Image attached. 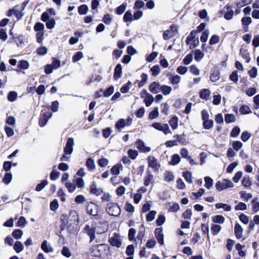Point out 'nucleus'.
I'll return each mask as SVG.
<instances>
[{"mask_svg":"<svg viewBox=\"0 0 259 259\" xmlns=\"http://www.w3.org/2000/svg\"><path fill=\"white\" fill-rule=\"evenodd\" d=\"M213 121L212 120H208L203 122V125L205 129L209 130L213 126Z\"/></svg>","mask_w":259,"mask_h":259,"instance_id":"54","label":"nucleus"},{"mask_svg":"<svg viewBox=\"0 0 259 259\" xmlns=\"http://www.w3.org/2000/svg\"><path fill=\"white\" fill-rule=\"evenodd\" d=\"M153 97L151 94H148L144 99V102L147 107L150 106L153 102Z\"/></svg>","mask_w":259,"mask_h":259,"instance_id":"33","label":"nucleus"},{"mask_svg":"<svg viewBox=\"0 0 259 259\" xmlns=\"http://www.w3.org/2000/svg\"><path fill=\"white\" fill-rule=\"evenodd\" d=\"M122 168V165L120 163H118L114 165L111 169V173L113 175H118L120 173V169Z\"/></svg>","mask_w":259,"mask_h":259,"instance_id":"19","label":"nucleus"},{"mask_svg":"<svg viewBox=\"0 0 259 259\" xmlns=\"http://www.w3.org/2000/svg\"><path fill=\"white\" fill-rule=\"evenodd\" d=\"M219 41L220 37L217 35H213L209 41V44L210 45H213L218 43Z\"/></svg>","mask_w":259,"mask_h":259,"instance_id":"53","label":"nucleus"},{"mask_svg":"<svg viewBox=\"0 0 259 259\" xmlns=\"http://www.w3.org/2000/svg\"><path fill=\"white\" fill-rule=\"evenodd\" d=\"M141 80L139 83L138 87L142 88L147 82L148 79V75L146 73H142L141 75Z\"/></svg>","mask_w":259,"mask_h":259,"instance_id":"32","label":"nucleus"},{"mask_svg":"<svg viewBox=\"0 0 259 259\" xmlns=\"http://www.w3.org/2000/svg\"><path fill=\"white\" fill-rule=\"evenodd\" d=\"M84 231L90 237V242H92L95 239L96 229L91 227L90 225H87L84 227Z\"/></svg>","mask_w":259,"mask_h":259,"instance_id":"10","label":"nucleus"},{"mask_svg":"<svg viewBox=\"0 0 259 259\" xmlns=\"http://www.w3.org/2000/svg\"><path fill=\"white\" fill-rule=\"evenodd\" d=\"M135 248L133 245H129L127 246L125 253L128 256L133 255L134 254Z\"/></svg>","mask_w":259,"mask_h":259,"instance_id":"56","label":"nucleus"},{"mask_svg":"<svg viewBox=\"0 0 259 259\" xmlns=\"http://www.w3.org/2000/svg\"><path fill=\"white\" fill-rule=\"evenodd\" d=\"M24 247L21 242L17 241L14 245V249L19 253L24 250Z\"/></svg>","mask_w":259,"mask_h":259,"instance_id":"18","label":"nucleus"},{"mask_svg":"<svg viewBox=\"0 0 259 259\" xmlns=\"http://www.w3.org/2000/svg\"><path fill=\"white\" fill-rule=\"evenodd\" d=\"M52 113L50 111H41L39 119V124L41 127H44L47 124L48 120L52 116Z\"/></svg>","mask_w":259,"mask_h":259,"instance_id":"4","label":"nucleus"},{"mask_svg":"<svg viewBox=\"0 0 259 259\" xmlns=\"http://www.w3.org/2000/svg\"><path fill=\"white\" fill-rule=\"evenodd\" d=\"M251 135L247 131L243 132L241 136V139L243 142H246L250 138Z\"/></svg>","mask_w":259,"mask_h":259,"instance_id":"64","label":"nucleus"},{"mask_svg":"<svg viewBox=\"0 0 259 259\" xmlns=\"http://www.w3.org/2000/svg\"><path fill=\"white\" fill-rule=\"evenodd\" d=\"M227 11L225 13L224 15V18L227 20H229L232 18V17L234 15V11L232 10L229 9V8H227Z\"/></svg>","mask_w":259,"mask_h":259,"instance_id":"48","label":"nucleus"},{"mask_svg":"<svg viewBox=\"0 0 259 259\" xmlns=\"http://www.w3.org/2000/svg\"><path fill=\"white\" fill-rule=\"evenodd\" d=\"M217 209L223 208L224 210L229 211L231 210V206L227 204L218 203L215 204Z\"/></svg>","mask_w":259,"mask_h":259,"instance_id":"24","label":"nucleus"},{"mask_svg":"<svg viewBox=\"0 0 259 259\" xmlns=\"http://www.w3.org/2000/svg\"><path fill=\"white\" fill-rule=\"evenodd\" d=\"M41 248L44 252L46 253H51L54 251L53 248L51 246L50 244L48 243L47 240H44L41 245Z\"/></svg>","mask_w":259,"mask_h":259,"instance_id":"15","label":"nucleus"},{"mask_svg":"<svg viewBox=\"0 0 259 259\" xmlns=\"http://www.w3.org/2000/svg\"><path fill=\"white\" fill-rule=\"evenodd\" d=\"M128 154L129 157L132 159H135L138 155V152L136 150L133 149H130L128 151Z\"/></svg>","mask_w":259,"mask_h":259,"instance_id":"61","label":"nucleus"},{"mask_svg":"<svg viewBox=\"0 0 259 259\" xmlns=\"http://www.w3.org/2000/svg\"><path fill=\"white\" fill-rule=\"evenodd\" d=\"M98 206L95 203L91 202L87 206L88 213L93 216L98 215Z\"/></svg>","mask_w":259,"mask_h":259,"instance_id":"9","label":"nucleus"},{"mask_svg":"<svg viewBox=\"0 0 259 259\" xmlns=\"http://www.w3.org/2000/svg\"><path fill=\"white\" fill-rule=\"evenodd\" d=\"M233 187V183L230 180L227 179H224L222 181H218L215 184L216 189L219 191Z\"/></svg>","mask_w":259,"mask_h":259,"instance_id":"2","label":"nucleus"},{"mask_svg":"<svg viewBox=\"0 0 259 259\" xmlns=\"http://www.w3.org/2000/svg\"><path fill=\"white\" fill-rule=\"evenodd\" d=\"M122 73V70L121 65L120 64H118L114 69V73L113 75L114 79L115 80H117L121 77Z\"/></svg>","mask_w":259,"mask_h":259,"instance_id":"13","label":"nucleus"},{"mask_svg":"<svg viewBox=\"0 0 259 259\" xmlns=\"http://www.w3.org/2000/svg\"><path fill=\"white\" fill-rule=\"evenodd\" d=\"M136 145L137 149L142 152H148L151 150V148L146 146L144 142L141 140H138L137 141Z\"/></svg>","mask_w":259,"mask_h":259,"instance_id":"11","label":"nucleus"},{"mask_svg":"<svg viewBox=\"0 0 259 259\" xmlns=\"http://www.w3.org/2000/svg\"><path fill=\"white\" fill-rule=\"evenodd\" d=\"M61 253L64 256H65L67 258L71 257L72 255L70 249L66 246L63 247V248L61 250Z\"/></svg>","mask_w":259,"mask_h":259,"instance_id":"36","label":"nucleus"},{"mask_svg":"<svg viewBox=\"0 0 259 259\" xmlns=\"http://www.w3.org/2000/svg\"><path fill=\"white\" fill-rule=\"evenodd\" d=\"M212 221L214 223L223 224L225 221V218L221 215H217L212 218Z\"/></svg>","mask_w":259,"mask_h":259,"instance_id":"34","label":"nucleus"},{"mask_svg":"<svg viewBox=\"0 0 259 259\" xmlns=\"http://www.w3.org/2000/svg\"><path fill=\"white\" fill-rule=\"evenodd\" d=\"M204 54L200 50H196L194 53V59L197 61H200L203 57Z\"/></svg>","mask_w":259,"mask_h":259,"instance_id":"38","label":"nucleus"},{"mask_svg":"<svg viewBox=\"0 0 259 259\" xmlns=\"http://www.w3.org/2000/svg\"><path fill=\"white\" fill-rule=\"evenodd\" d=\"M27 224V222L26 221L25 218L23 217H20L18 222H17V226L24 227L25 225Z\"/></svg>","mask_w":259,"mask_h":259,"instance_id":"59","label":"nucleus"},{"mask_svg":"<svg viewBox=\"0 0 259 259\" xmlns=\"http://www.w3.org/2000/svg\"><path fill=\"white\" fill-rule=\"evenodd\" d=\"M65 186L70 193L73 192L76 189L75 185L71 182H66Z\"/></svg>","mask_w":259,"mask_h":259,"instance_id":"47","label":"nucleus"},{"mask_svg":"<svg viewBox=\"0 0 259 259\" xmlns=\"http://www.w3.org/2000/svg\"><path fill=\"white\" fill-rule=\"evenodd\" d=\"M210 92L208 89H203L200 92V97L205 100H207L210 97Z\"/></svg>","mask_w":259,"mask_h":259,"instance_id":"17","label":"nucleus"},{"mask_svg":"<svg viewBox=\"0 0 259 259\" xmlns=\"http://www.w3.org/2000/svg\"><path fill=\"white\" fill-rule=\"evenodd\" d=\"M152 126L157 130L162 131L165 135L171 133L167 124L154 122L152 124Z\"/></svg>","mask_w":259,"mask_h":259,"instance_id":"5","label":"nucleus"},{"mask_svg":"<svg viewBox=\"0 0 259 259\" xmlns=\"http://www.w3.org/2000/svg\"><path fill=\"white\" fill-rule=\"evenodd\" d=\"M114 88L113 85H111L108 89L103 92L104 96L108 97L111 96L114 92Z\"/></svg>","mask_w":259,"mask_h":259,"instance_id":"43","label":"nucleus"},{"mask_svg":"<svg viewBox=\"0 0 259 259\" xmlns=\"http://www.w3.org/2000/svg\"><path fill=\"white\" fill-rule=\"evenodd\" d=\"M89 11V8L86 5H82L78 8V12L80 15H85Z\"/></svg>","mask_w":259,"mask_h":259,"instance_id":"27","label":"nucleus"},{"mask_svg":"<svg viewBox=\"0 0 259 259\" xmlns=\"http://www.w3.org/2000/svg\"><path fill=\"white\" fill-rule=\"evenodd\" d=\"M156 212L154 210L150 211L146 216V220L148 222H151L155 219Z\"/></svg>","mask_w":259,"mask_h":259,"instance_id":"58","label":"nucleus"},{"mask_svg":"<svg viewBox=\"0 0 259 259\" xmlns=\"http://www.w3.org/2000/svg\"><path fill=\"white\" fill-rule=\"evenodd\" d=\"M123 19L124 21L125 22L132 21L133 19V18L131 11L129 10L126 11L123 16Z\"/></svg>","mask_w":259,"mask_h":259,"instance_id":"31","label":"nucleus"},{"mask_svg":"<svg viewBox=\"0 0 259 259\" xmlns=\"http://www.w3.org/2000/svg\"><path fill=\"white\" fill-rule=\"evenodd\" d=\"M229 78L231 80L233 81L234 82H237L238 80V73L237 71H234L232 72L231 74L230 75Z\"/></svg>","mask_w":259,"mask_h":259,"instance_id":"63","label":"nucleus"},{"mask_svg":"<svg viewBox=\"0 0 259 259\" xmlns=\"http://www.w3.org/2000/svg\"><path fill=\"white\" fill-rule=\"evenodd\" d=\"M222 227L219 225H212L211 227V231L214 236L217 235L221 231Z\"/></svg>","mask_w":259,"mask_h":259,"instance_id":"35","label":"nucleus"},{"mask_svg":"<svg viewBox=\"0 0 259 259\" xmlns=\"http://www.w3.org/2000/svg\"><path fill=\"white\" fill-rule=\"evenodd\" d=\"M125 126H127L125 123V120L123 118L120 119L115 125V127L119 132H121L122 128L124 127Z\"/></svg>","mask_w":259,"mask_h":259,"instance_id":"20","label":"nucleus"},{"mask_svg":"<svg viewBox=\"0 0 259 259\" xmlns=\"http://www.w3.org/2000/svg\"><path fill=\"white\" fill-rule=\"evenodd\" d=\"M164 179L167 182L172 181L174 179V176L172 172L167 171L164 173Z\"/></svg>","mask_w":259,"mask_h":259,"instance_id":"29","label":"nucleus"},{"mask_svg":"<svg viewBox=\"0 0 259 259\" xmlns=\"http://www.w3.org/2000/svg\"><path fill=\"white\" fill-rule=\"evenodd\" d=\"M18 96L17 93L15 91H11L8 95V100L10 102L15 101Z\"/></svg>","mask_w":259,"mask_h":259,"instance_id":"39","label":"nucleus"},{"mask_svg":"<svg viewBox=\"0 0 259 259\" xmlns=\"http://www.w3.org/2000/svg\"><path fill=\"white\" fill-rule=\"evenodd\" d=\"M150 71L152 72V75L153 76H156L160 73V69L158 65H154L151 68Z\"/></svg>","mask_w":259,"mask_h":259,"instance_id":"49","label":"nucleus"},{"mask_svg":"<svg viewBox=\"0 0 259 259\" xmlns=\"http://www.w3.org/2000/svg\"><path fill=\"white\" fill-rule=\"evenodd\" d=\"M234 233L237 238L240 239L242 237L243 229L238 223L235 225Z\"/></svg>","mask_w":259,"mask_h":259,"instance_id":"16","label":"nucleus"},{"mask_svg":"<svg viewBox=\"0 0 259 259\" xmlns=\"http://www.w3.org/2000/svg\"><path fill=\"white\" fill-rule=\"evenodd\" d=\"M126 4L123 3L118 6L116 9V13L118 15H121L125 11L126 8Z\"/></svg>","mask_w":259,"mask_h":259,"instance_id":"37","label":"nucleus"},{"mask_svg":"<svg viewBox=\"0 0 259 259\" xmlns=\"http://www.w3.org/2000/svg\"><path fill=\"white\" fill-rule=\"evenodd\" d=\"M242 184L245 187H248L251 186V181L249 176H245L244 177L242 180Z\"/></svg>","mask_w":259,"mask_h":259,"instance_id":"40","label":"nucleus"},{"mask_svg":"<svg viewBox=\"0 0 259 259\" xmlns=\"http://www.w3.org/2000/svg\"><path fill=\"white\" fill-rule=\"evenodd\" d=\"M74 145L73 138H69L67 139L64 151L66 154H71L73 152V146Z\"/></svg>","mask_w":259,"mask_h":259,"instance_id":"8","label":"nucleus"},{"mask_svg":"<svg viewBox=\"0 0 259 259\" xmlns=\"http://www.w3.org/2000/svg\"><path fill=\"white\" fill-rule=\"evenodd\" d=\"M204 181L205 183V186L208 189H210L212 187L213 181L211 178L209 177H205L204 178Z\"/></svg>","mask_w":259,"mask_h":259,"instance_id":"30","label":"nucleus"},{"mask_svg":"<svg viewBox=\"0 0 259 259\" xmlns=\"http://www.w3.org/2000/svg\"><path fill=\"white\" fill-rule=\"evenodd\" d=\"M155 234L158 243L163 245L164 244V235L162 228H156L155 230Z\"/></svg>","mask_w":259,"mask_h":259,"instance_id":"12","label":"nucleus"},{"mask_svg":"<svg viewBox=\"0 0 259 259\" xmlns=\"http://www.w3.org/2000/svg\"><path fill=\"white\" fill-rule=\"evenodd\" d=\"M86 166L90 170H93L95 169L94 161L91 158L87 159L86 161Z\"/></svg>","mask_w":259,"mask_h":259,"instance_id":"28","label":"nucleus"},{"mask_svg":"<svg viewBox=\"0 0 259 259\" xmlns=\"http://www.w3.org/2000/svg\"><path fill=\"white\" fill-rule=\"evenodd\" d=\"M193 60V55L192 54H188L183 59V63L185 65L189 64Z\"/></svg>","mask_w":259,"mask_h":259,"instance_id":"60","label":"nucleus"},{"mask_svg":"<svg viewBox=\"0 0 259 259\" xmlns=\"http://www.w3.org/2000/svg\"><path fill=\"white\" fill-rule=\"evenodd\" d=\"M83 57V54L81 52H77L73 56L72 60L73 62H77Z\"/></svg>","mask_w":259,"mask_h":259,"instance_id":"62","label":"nucleus"},{"mask_svg":"<svg viewBox=\"0 0 259 259\" xmlns=\"http://www.w3.org/2000/svg\"><path fill=\"white\" fill-rule=\"evenodd\" d=\"M158 108L155 107L153 111L150 112L149 117L151 119H153L156 118L158 116Z\"/></svg>","mask_w":259,"mask_h":259,"instance_id":"57","label":"nucleus"},{"mask_svg":"<svg viewBox=\"0 0 259 259\" xmlns=\"http://www.w3.org/2000/svg\"><path fill=\"white\" fill-rule=\"evenodd\" d=\"M145 234V228L143 225H141L139 228V233L137 236V239L142 241L143 238Z\"/></svg>","mask_w":259,"mask_h":259,"instance_id":"50","label":"nucleus"},{"mask_svg":"<svg viewBox=\"0 0 259 259\" xmlns=\"http://www.w3.org/2000/svg\"><path fill=\"white\" fill-rule=\"evenodd\" d=\"M160 85L159 82L154 81L150 84L149 86V91L153 93L157 94L159 92V90L160 88Z\"/></svg>","mask_w":259,"mask_h":259,"instance_id":"14","label":"nucleus"},{"mask_svg":"<svg viewBox=\"0 0 259 259\" xmlns=\"http://www.w3.org/2000/svg\"><path fill=\"white\" fill-rule=\"evenodd\" d=\"M48 182L47 180H43L40 183L37 185L35 188V190L38 192L40 191L45 187L47 185H48Z\"/></svg>","mask_w":259,"mask_h":259,"instance_id":"42","label":"nucleus"},{"mask_svg":"<svg viewBox=\"0 0 259 259\" xmlns=\"http://www.w3.org/2000/svg\"><path fill=\"white\" fill-rule=\"evenodd\" d=\"M178 118L177 116L172 117L169 121V124L173 130L178 127Z\"/></svg>","mask_w":259,"mask_h":259,"instance_id":"23","label":"nucleus"},{"mask_svg":"<svg viewBox=\"0 0 259 259\" xmlns=\"http://www.w3.org/2000/svg\"><path fill=\"white\" fill-rule=\"evenodd\" d=\"M169 79L170 80V82L172 84H178L180 82V80H181L180 76L178 75H175L172 76Z\"/></svg>","mask_w":259,"mask_h":259,"instance_id":"46","label":"nucleus"},{"mask_svg":"<svg viewBox=\"0 0 259 259\" xmlns=\"http://www.w3.org/2000/svg\"><path fill=\"white\" fill-rule=\"evenodd\" d=\"M240 133V129L238 126H235L232 130L230 136L232 137H237Z\"/></svg>","mask_w":259,"mask_h":259,"instance_id":"52","label":"nucleus"},{"mask_svg":"<svg viewBox=\"0 0 259 259\" xmlns=\"http://www.w3.org/2000/svg\"><path fill=\"white\" fill-rule=\"evenodd\" d=\"M180 156L177 154H175L171 156V160L169 162V164L172 165H176L180 162Z\"/></svg>","mask_w":259,"mask_h":259,"instance_id":"21","label":"nucleus"},{"mask_svg":"<svg viewBox=\"0 0 259 259\" xmlns=\"http://www.w3.org/2000/svg\"><path fill=\"white\" fill-rule=\"evenodd\" d=\"M160 90L162 93L166 96L167 95H169L170 92H171L172 89L170 87L166 85H161L160 88Z\"/></svg>","mask_w":259,"mask_h":259,"instance_id":"22","label":"nucleus"},{"mask_svg":"<svg viewBox=\"0 0 259 259\" xmlns=\"http://www.w3.org/2000/svg\"><path fill=\"white\" fill-rule=\"evenodd\" d=\"M109 242L111 246L119 248L121 245L120 236L114 233L113 236L109 239Z\"/></svg>","mask_w":259,"mask_h":259,"instance_id":"6","label":"nucleus"},{"mask_svg":"<svg viewBox=\"0 0 259 259\" xmlns=\"http://www.w3.org/2000/svg\"><path fill=\"white\" fill-rule=\"evenodd\" d=\"M243 146L242 143L239 141H234L232 143V147L233 149L238 151Z\"/></svg>","mask_w":259,"mask_h":259,"instance_id":"45","label":"nucleus"},{"mask_svg":"<svg viewBox=\"0 0 259 259\" xmlns=\"http://www.w3.org/2000/svg\"><path fill=\"white\" fill-rule=\"evenodd\" d=\"M235 116L233 114H226L225 116V121L227 123L235 122Z\"/></svg>","mask_w":259,"mask_h":259,"instance_id":"25","label":"nucleus"},{"mask_svg":"<svg viewBox=\"0 0 259 259\" xmlns=\"http://www.w3.org/2000/svg\"><path fill=\"white\" fill-rule=\"evenodd\" d=\"M177 32V26L175 25H171L169 29L163 32V38L164 40H168L175 36Z\"/></svg>","mask_w":259,"mask_h":259,"instance_id":"3","label":"nucleus"},{"mask_svg":"<svg viewBox=\"0 0 259 259\" xmlns=\"http://www.w3.org/2000/svg\"><path fill=\"white\" fill-rule=\"evenodd\" d=\"M12 235L16 239H20L23 235V231L20 229H15L12 232Z\"/></svg>","mask_w":259,"mask_h":259,"instance_id":"26","label":"nucleus"},{"mask_svg":"<svg viewBox=\"0 0 259 259\" xmlns=\"http://www.w3.org/2000/svg\"><path fill=\"white\" fill-rule=\"evenodd\" d=\"M12 179V175L11 173H6L3 179V181L6 184H9Z\"/></svg>","mask_w":259,"mask_h":259,"instance_id":"55","label":"nucleus"},{"mask_svg":"<svg viewBox=\"0 0 259 259\" xmlns=\"http://www.w3.org/2000/svg\"><path fill=\"white\" fill-rule=\"evenodd\" d=\"M148 166L151 167L154 171L158 170L160 167V164L157 159L153 156H149L148 158Z\"/></svg>","mask_w":259,"mask_h":259,"instance_id":"7","label":"nucleus"},{"mask_svg":"<svg viewBox=\"0 0 259 259\" xmlns=\"http://www.w3.org/2000/svg\"><path fill=\"white\" fill-rule=\"evenodd\" d=\"M239 111L242 114H248L251 112L249 107L245 105H243L240 107Z\"/></svg>","mask_w":259,"mask_h":259,"instance_id":"41","label":"nucleus"},{"mask_svg":"<svg viewBox=\"0 0 259 259\" xmlns=\"http://www.w3.org/2000/svg\"><path fill=\"white\" fill-rule=\"evenodd\" d=\"M183 176L185 178V180L189 183H192L193 182L192 179V174L190 171H187L183 173Z\"/></svg>","mask_w":259,"mask_h":259,"instance_id":"44","label":"nucleus"},{"mask_svg":"<svg viewBox=\"0 0 259 259\" xmlns=\"http://www.w3.org/2000/svg\"><path fill=\"white\" fill-rule=\"evenodd\" d=\"M209 34V31L207 29H206L204 31H203L201 34V37H200L201 41L202 42H206L208 39Z\"/></svg>","mask_w":259,"mask_h":259,"instance_id":"51","label":"nucleus"},{"mask_svg":"<svg viewBox=\"0 0 259 259\" xmlns=\"http://www.w3.org/2000/svg\"><path fill=\"white\" fill-rule=\"evenodd\" d=\"M106 211L110 215L118 216L120 214L121 210L117 204L110 203L106 206Z\"/></svg>","mask_w":259,"mask_h":259,"instance_id":"1","label":"nucleus"}]
</instances>
